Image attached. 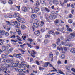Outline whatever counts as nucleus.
Segmentation results:
<instances>
[{
	"mask_svg": "<svg viewBox=\"0 0 75 75\" xmlns=\"http://www.w3.org/2000/svg\"><path fill=\"white\" fill-rule=\"evenodd\" d=\"M38 25V26H40V27H42L43 26V25L41 23H39Z\"/></svg>",
	"mask_w": 75,
	"mask_h": 75,
	"instance_id": "40",
	"label": "nucleus"
},
{
	"mask_svg": "<svg viewBox=\"0 0 75 75\" xmlns=\"http://www.w3.org/2000/svg\"><path fill=\"white\" fill-rule=\"evenodd\" d=\"M35 6L38 7V6H40V2L38 1H36V4H35Z\"/></svg>",
	"mask_w": 75,
	"mask_h": 75,
	"instance_id": "12",
	"label": "nucleus"
},
{
	"mask_svg": "<svg viewBox=\"0 0 75 75\" xmlns=\"http://www.w3.org/2000/svg\"><path fill=\"white\" fill-rule=\"evenodd\" d=\"M70 35L68 36L64 40L65 41H71L72 38H74V37H75V31L73 33L70 34Z\"/></svg>",
	"mask_w": 75,
	"mask_h": 75,
	"instance_id": "2",
	"label": "nucleus"
},
{
	"mask_svg": "<svg viewBox=\"0 0 75 75\" xmlns=\"http://www.w3.org/2000/svg\"><path fill=\"white\" fill-rule=\"evenodd\" d=\"M48 33L49 34H52V35H55V33L54 32V31H50L48 32Z\"/></svg>",
	"mask_w": 75,
	"mask_h": 75,
	"instance_id": "14",
	"label": "nucleus"
},
{
	"mask_svg": "<svg viewBox=\"0 0 75 75\" xmlns=\"http://www.w3.org/2000/svg\"><path fill=\"white\" fill-rule=\"evenodd\" d=\"M10 38H16V36H15V35H12V36H11V37H10Z\"/></svg>",
	"mask_w": 75,
	"mask_h": 75,
	"instance_id": "53",
	"label": "nucleus"
},
{
	"mask_svg": "<svg viewBox=\"0 0 75 75\" xmlns=\"http://www.w3.org/2000/svg\"><path fill=\"white\" fill-rule=\"evenodd\" d=\"M36 63L38 65H40V63L38 62V61L36 60L35 61Z\"/></svg>",
	"mask_w": 75,
	"mask_h": 75,
	"instance_id": "55",
	"label": "nucleus"
},
{
	"mask_svg": "<svg viewBox=\"0 0 75 75\" xmlns=\"http://www.w3.org/2000/svg\"><path fill=\"white\" fill-rule=\"evenodd\" d=\"M70 52L73 54L75 53V49H71L70 50Z\"/></svg>",
	"mask_w": 75,
	"mask_h": 75,
	"instance_id": "20",
	"label": "nucleus"
},
{
	"mask_svg": "<svg viewBox=\"0 0 75 75\" xmlns=\"http://www.w3.org/2000/svg\"><path fill=\"white\" fill-rule=\"evenodd\" d=\"M4 53L5 54H6V55H9V54H10V53L9 52L7 51H5L4 52Z\"/></svg>",
	"mask_w": 75,
	"mask_h": 75,
	"instance_id": "39",
	"label": "nucleus"
},
{
	"mask_svg": "<svg viewBox=\"0 0 75 75\" xmlns=\"http://www.w3.org/2000/svg\"><path fill=\"white\" fill-rule=\"evenodd\" d=\"M31 9L32 10V13H34V12H35V13H38L39 10V8L37 7L35 8V11H33V9H32V8H31Z\"/></svg>",
	"mask_w": 75,
	"mask_h": 75,
	"instance_id": "6",
	"label": "nucleus"
},
{
	"mask_svg": "<svg viewBox=\"0 0 75 75\" xmlns=\"http://www.w3.org/2000/svg\"><path fill=\"white\" fill-rule=\"evenodd\" d=\"M68 22L70 24H72V20L71 19H69L68 20Z\"/></svg>",
	"mask_w": 75,
	"mask_h": 75,
	"instance_id": "33",
	"label": "nucleus"
},
{
	"mask_svg": "<svg viewBox=\"0 0 75 75\" xmlns=\"http://www.w3.org/2000/svg\"><path fill=\"white\" fill-rule=\"evenodd\" d=\"M53 4L55 5H57L59 3L58 1L57 0H53Z\"/></svg>",
	"mask_w": 75,
	"mask_h": 75,
	"instance_id": "13",
	"label": "nucleus"
},
{
	"mask_svg": "<svg viewBox=\"0 0 75 75\" xmlns=\"http://www.w3.org/2000/svg\"><path fill=\"white\" fill-rule=\"evenodd\" d=\"M67 31H69V32H72V30L71 28H67Z\"/></svg>",
	"mask_w": 75,
	"mask_h": 75,
	"instance_id": "31",
	"label": "nucleus"
},
{
	"mask_svg": "<svg viewBox=\"0 0 75 75\" xmlns=\"http://www.w3.org/2000/svg\"><path fill=\"white\" fill-rule=\"evenodd\" d=\"M53 69H55V70H51L50 71V72H55V71H57V69H56L54 67H53Z\"/></svg>",
	"mask_w": 75,
	"mask_h": 75,
	"instance_id": "47",
	"label": "nucleus"
},
{
	"mask_svg": "<svg viewBox=\"0 0 75 75\" xmlns=\"http://www.w3.org/2000/svg\"><path fill=\"white\" fill-rule=\"evenodd\" d=\"M49 2L50 4V5H52V1H51V0H49Z\"/></svg>",
	"mask_w": 75,
	"mask_h": 75,
	"instance_id": "51",
	"label": "nucleus"
},
{
	"mask_svg": "<svg viewBox=\"0 0 75 75\" xmlns=\"http://www.w3.org/2000/svg\"><path fill=\"white\" fill-rule=\"evenodd\" d=\"M59 20H58V19H56L54 22L55 23V24H58V23H59Z\"/></svg>",
	"mask_w": 75,
	"mask_h": 75,
	"instance_id": "37",
	"label": "nucleus"
},
{
	"mask_svg": "<svg viewBox=\"0 0 75 75\" xmlns=\"http://www.w3.org/2000/svg\"><path fill=\"white\" fill-rule=\"evenodd\" d=\"M22 71L24 73H27H27H29V71H28V70H26L25 69H23Z\"/></svg>",
	"mask_w": 75,
	"mask_h": 75,
	"instance_id": "22",
	"label": "nucleus"
},
{
	"mask_svg": "<svg viewBox=\"0 0 75 75\" xmlns=\"http://www.w3.org/2000/svg\"><path fill=\"white\" fill-rule=\"evenodd\" d=\"M44 8L45 10L46 11L47 13H50V10L48 9L47 8L45 7Z\"/></svg>",
	"mask_w": 75,
	"mask_h": 75,
	"instance_id": "21",
	"label": "nucleus"
},
{
	"mask_svg": "<svg viewBox=\"0 0 75 75\" xmlns=\"http://www.w3.org/2000/svg\"><path fill=\"white\" fill-rule=\"evenodd\" d=\"M40 32L39 30H37L36 31H35L34 32V34H35V35H36L37 36H38L40 35Z\"/></svg>",
	"mask_w": 75,
	"mask_h": 75,
	"instance_id": "7",
	"label": "nucleus"
},
{
	"mask_svg": "<svg viewBox=\"0 0 75 75\" xmlns=\"http://www.w3.org/2000/svg\"><path fill=\"white\" fill-rule=\"evenodd\" d=\"M17 75H25V74L23 73L20 72Z\"/></svg>",
	"mask_w": 75,
	"mask_h": 75,
	"instance_id": "41",
	"label": "nucleus"
},
{
	"mask_svg": "<svg viewBox=\"0 0 75 75\" xmlns=\"http://www.w3.org/2000/svg\"><path fill=\"white\" fill-rule=\"evenodd\" d=\"M16 31L17 32V33H18V35H22V34L21 33V31H20V30L18 29H17L16 30Z\"/></svg>",
	"mask_w": 75,
	"mask_h": 75,
	"instance_id": "10",
	"label": "nucleus"
},
{
	"mask_svg": "<svg viewBox=\"0 0 75 75\" xmlns=\"http://www.w3.org/2000/svg\"><path fill=\"white\" fill-rule=\"evenodd\" d=\"M11 24L13 25V26H14V25H16V26H18V27H19L20 25V23L17 22V21H15V22H13V21H11Z\"/></svg>",
	"mask_w": 75,
	"mask_h": 75,
	"instance_id": "4",
	"label": "nucleus"
},
{
	"mask_svg": "<svg viewBox=\"0 0 75 75\" xmlns=\"http://www.w3.org/2000/svg\"><path fill=\"white\" fill-rule=\"evenodd\" d=\"M13 66H12L9 64H7L6 65V67H7V68H10L11 67V70H14V67H16L17 66V64L14 63L13 64Z\"/></svg>",
	"mask_w": 75,
	"mask_h": 75,
	"instance_id": "3",
	"label": "nucleus"
},
{
	"mask_svg": "<svg viewBox=\"0 0 75 75\" xmlns=\"http://www.w3.org/2000/svg\"><path fill=\"white\" fill-rule=\"evenodd\" d=\"M5 35L6 36H8L9 35V33L8 32L5 33Z\"/></svg>",
	"mask_w": 75,
	"mask_h": 75,
	"instance_id": "59",
	"label": "nucleus"
},
{
	"mask_svg": "<svg viewBox=\"0 0 75 75\" xmlns=\"http://www.w3.org/2000/svg\"><path fill=\"white\" fill-rule=\"evenodd\" d=\"M65 68H66L67 70H68L69 71H70V69H71L70 67H69L68 66H66L65 67Z\"/></svg>",
	"mask_w": 75,
	"mask_h": 75,
	"instance_id": "27",
	"label": "nucleus"
},
{
	"mask_svg": "<svg viewBox=\"0 0 75 75\" xmlns=\"http://www.w3.org/2000/svg\"><path fill=\"white\" fill-rule=\"evenodd\" d=\"M58 71L59 72L60 74H62L63 75H65V73H63V72L61 71V70H58Z\"/></svg>",
	"mask_w": 75,
	"mask_h": 75,
	"instance_id": "32",
	"label": "nucleus"
},
{
	"mask_svg": "<svg viewBox=\"0 0 75 75\" xmlns=\"http://www.w3.org/2000/svg\"><path fill=\"white\" fill-rule=\"evenodd\" d=\"M27 40L30 42H33V39H32L28 38L27 39Z\"/></svg>",
	"mask_w": 75,
	"mask_h": 75,
	"instance_id": "42",
	"label": "nucleus"
},
{
	"mask_svg": "<svg viewBox=\"0 0 75 75\" xmlns=\"http://www.w3.org/2000/svg\"><path fill=\"white\" fill-rule=\"evenodd\" d=\"M17 19V20H18V22H19V23H20V20H21V18H20V17L19 16L18 17V18Z\"/></svg>",
	"mask_w": 75,
	"mask_h": 75,
	"instance_id": "48",
	"label": "nucleus"
},
{
	"mask_svg": "<svg viewBox=\"0 0 75 75\" xmlns=\"http://www.w3.org/2000/svg\"><path fill=\"white\" fill-rule=\"evenodd\" d=\"M14 6L15 7H17L18 8V9L17 10V11H20V6H16V5H15Z\"/></svg>",
	"mask_w": 75,
	"mask_h": 75,
	"instance_id": "35",
	"label": "nucleus"
},
{
	"mask_svg": "<svg viewBox=\"0 0 75 75\" xmlns=\"http://www.w3.org/2000/svg\"><path fill=\"white\" fill-rule=\"evenodd\" d=\"M1 57L3 58H7V56L5 54H2Z\"/></svg>",
	"mask_w": 75,
	"mask_h": 75,
	"instance_id": "26",
	"label": "nucleus"
},
{
	"mask_svg": "<svg viewBox=\"0 0 75 75\" xmlns=\"http://www.w3.org/2000/svg\"><path fill=\"white\" fill-rule=\"evenodd\" d=\"M59 2H60V4L62 6H64V2L62 3V2H61V1H60Z\"/></svg>",
	"mask_w": 75,
	"mask_h": 75,
	"instance_id": "50",
	"label": "nucleus"
},
{
	"mask_svg": "<svg viewBox=\"0 0 75 75\" xmlns=\"http://www.w3.org/2000/svg\"><path fill=\"white\" fill-rule=\"evenodd\" d=\"M31 17L32 18H36L37 15L35 14H33L31 15Z\"/></svg>",
	"mask_w": 75,
	"mask_h": 75,
	"instance_id": "17",
	"label": "nucleus"
},
{
	"mask_svg": "<svg viewBox=\"0 0 75 75\" xmlns=\"http://www.w3.org/2000/svg\"><path fill=\"white\" fill-rule=\"evenodd\" d=\"M67 48H68V47H64V50L65 51H67Z\"/></svg>",
	"mask_w": 75,
	"mask_h": 75,
	"instance_id": "52",
	"label": "nucleus"
},
{
	"mask_svg": "<svg viewBox=\"0 0 75 75\" xmlns=\"http://www.w3.org/2000/svg\"><path fill=\"white\" fill-rule=\"evenodd\" d=\"M11 41H12V42H13V44H14V45H17V43H16V42H17L14 40H11Z\"/></svg>",
	"mask_w": 75,
	"mask_h": 75,
	"instance_id": "28",
	"label": "nucleus"
},
{
	"mask_svg": "<svg viewBox=\"0 0 75 75\" xmlns=\"http://www.w3.org/2000/svg\"><path fill=\"white\" fill-rule=\"evenodd\" d=\"M4 73H5V75H10V74H9L7 73V72L6 71H4Z\"/></svg>",
	"mask_w": 75,
	"mask_h": 75,
	"instance_id": "63",
	"label": "nucleus"
},
{
	"mask_svg": "<svg viewBox=\"0 0 75 75\" xmlns=\"http://www.w3.org/2000/svg\"><path fill=\"white\" fill-rule=\"evenodd\" d=\"M8 3L9 4H13V1H12V0H10L9 1Z\"/></svg>",
	"mask_w": 75,
	"mask_h": 75,
	"instance_id": "49",
	"label": "nucleus"
},
{
	"mask_svg": "<svg viewBox=\"0 0 75 75\" xmlns=\"http://www.w3.org/2000/svg\"><path fill=\"white\" fill-rule=\"evenodd\" d=\"M13 58H14V57H17V54H13Z\"/></svg>",
	"mask_w": 75,
	"mask_h": 75,
	"instance_id": "61",
	"label": "nucleus"
},
{
	"mask_svg": "<svg viewBox=\"0 0 75 75\" xmlns=\"http://www.w3.org/2000/svg\"><path fill=\"white\" fill-rule=\"evenodd\" d=\"M51 37V36L50 35H45V38H49V37Z\"/></svg>",
	"mask_w": 75,
	"mask_h": 75,
	"instance_id": "43",
	"label": "nucleus"
},
{
	"mask_svg": "<svg viewBox=\"0 0 75 75\" xmlns=\"http://www.w3.org/2000/svg\"><path fill=\"white\" fill-rule=\"evenodd\" d=\"M61 57L62 59H65V55L64 54H62L61 55Z\"/></svg>",
	"mask_w": 75,
	"mask_h": 75,
	"instance_id": "34",
	"label": "nucleus"
},
{
	"mask_svg": "<svg viewBox=\"0 0 75 75\" xmlns=\"http://www.w3.org/2000/svg\"><path fill=\"white\" fill-rule=\"evenodd\" d=\"M6 62H11V61H13V60H11V59H6Z\"/></svg>",
	"mask_w": 75,
	"mask_h": 75,
	"instance_id": "36",
	"label": "nucleus"
},
{
	"mask_svg": "<svg viewBox=\"0 0 75 75\" xmlns=\"http://www.w3.org/2000/svg\"><path fill=\"white\" fill-rule=\"evenodd\" d=\"M20 22L21 23H25V20L23 18H21L20 20Z\"/></svg>",
	"mask_w": 75,
	"mask_h": 75,
	"instance_id": "18",
	"label": "nucleus"
},
{
	"mask_svg": "<svg viewBox=\"0 0 75 75\" xmlns=\"http://www.w3.org/2000/svg\"><path fill=\"white\" fill-rule=\"evenodd\" d=\"M19 14L18 13H15L13 15L14 17H19Z\"/></svg>",
	"mask_w": 75,
	"mask_h": 75,
	"instance_id": "16",
	"label": "nucleus"
},
{
	"mask_svg": "<svg viewBox=\"0 0 75 75\" xmlns=\"http://www.w3.org/2000/svg\"><path fill=\"white\" fill-rule=\"evenodd\" d=\"M50 62H47L46 63L44 64L43 65V67H48V65L50 64Z\"/></svg>",
	"mask_w": 75,
	"mask_h": 75,
	"instance_id": "19",
	"label": "nucleus"
},
{
	"mask_svg": "<svg viewBox=\"0 0 75 75\" xmlns=\"http://www.w3.org/2000/svg\"><path fill=\"white\" fill-rule=\"evenodd\" d=\"M2 3L4 4H6L7 2L6 0H2Z\"/></svg>",
	"mask_w": 75,
	"mask_h": 75,
	"instance_id": "38",
	"label": "nucleus"
},
{
	"mask_svg": "<svg viewBox=\"0 0 75 75\" xmlns=\"http://www.w3.org/2000/svg\"><path fill=\"white\" fill-rule=\"evenodd\" d=\"M39 22V20L37 19H35V23H38Z\"/></svg>",
	"mask_w": 75,
	"mask_h": 75,
	"instance_id": "54",
	"label": "nucleus"
},
{
	"mask_svg": "<svg viewBox=\"0 0 75 75\" xmlns=\"http://www.w3.org/2000/svg\"><path fill=\"white\" fill-rule=\"evenodd\" d=\"M60 50H61L62 53H63V54L65 53V52H63V48H62V47H61Z\"/></svg>",
	"mask_w": 75,
	"mask_h": 75,
	"instance_id": "57",
	"label": "nucleus"
},
{
	"mask_svg": "<svg viewBox=\"0 0 75 75\" xmlns=\"http://www.w3.org/2000/svg\"><path fill=\"white\" fill-rule=\"evenodd\" d=\"M51 13L52 14V16L51 15H50L49 17L48 16V14H45V17L46 20H48V18H49L50 20H53V19H55L57 17V14L55 12L52 11Z\"/></svg>",
	"mask_w": 75,
	"mask_h": 75,
	"instance_id": "1",
	"label": "nucleus"
},
{
	"mask_svg": "<svg viewBox=\"0 0 75 75\" xmlns=\"http://www.w3.org/2000/svg\"><path fill=\"white\" fill-rule=\"evenodd\" d=\"M22 10L23 11L26 12V11H27V8L26 7H23L22 8Z\"/></svg>",
	"mask_w": 75,
	"mask_h": 75,
	"instance_id": "24",
	"label": "nucleus"
},
{
	"mask_svg": "<svg viewBox=\"0 0 75 75\" xmlns=\"http://www.w3.org/2000/svg\"><path fill=\"white\" fill-rule=\"evenodd\" d=\"M71 71H72L74 72L75 73V69H74V68H72L71 69Z\"/></svg>",
	"mask_w": 75,
	"mask_h": 75,
	"instance_id": "62",
	"label": "nucleus"
},
{
	"mask_svg": "<svg viewBox=\"0 0 75 75\" xmlns=\"http://www.w3.org/2000/svg\"><path fill=\"white\" fill-rule=\"evenodd\" d=\"M21 28L22 29H24L25 28V26L23 25H22L21 26Z\"/></svg>",
	"mask_w": 75,
	"mask_h": 75,
	"instance_id": "44",
	"label": "nucleus"
},
{
	"mask_svg": "<svg viewBox=\"0 0 75 75\" xmlns=\"http://www.w3.org/2000/svg\"><path fill=\"white\" fill-rule=\"evenodd\" d=\"M31 55L33 58H35V54H37V52H34L33 50L31 51Z\"/></svg>",
	"mask_w": 75,
	"mask_h": 75,
	"instance_id": "5",
	"label": "nucleus"
},
{
	"mask_svg": "<svg viewBox=\"0 0 75 75\" xmlns=\"http://www.w3.org/2000/svg\"><path fill=\"white\" fill-rule=\"evenodd\" d=\"M33 26L35 28H37L38 27V25L36 23L33 24Z\"/></svg>",
	"mask_w": 75,
	"mask_h": 75,
	"instance_id": "15",
	"label": "nucleus"
},
{
	"mask_svg": "<svg viewBox=\"0 0 75 75\" xmlns=\"http://www.w3.org/2000/svg\"><path fill=\"white\" fill-rule=\"evenodd\" d=\"M40 3H42V4H44V0H40Z\"/></svg>",
	"mask_w": 75,
	"mask_h": 75,
	"instance_id": "56",
	"label": "nucleus"
},
{
	"mask_svg": "<svg viewBox=\"0 0 75 75\" xmlns=\"http://www.w3.org/2000/svg\"><path fill=\"white\" fill-rule=\"evenodd\" d=\"M6 23H7V27H9V28H11V25L10 24V23L9 21H6Z\"/></svg>",
	"mask_w": 75,
	"mask_h": 75,
	"instance_id": "8",
	"label": "nucleus"
},
{
	"mask_svg": "<svg viewBox=\"0 0 75 75\" xmlns=\"http://www.w3.org/2000/svg\"><path fill=\"white\" fill-rule=\"evenodd\" d=\"M21 64L22 65V66H23L25 68H26L27 67V64H24V63L23 62H22L21 63Z\"/></svg>",
	"mask_w": 75,
	"mask_h": 75,
	"instance_id": "29",
	"label": "nucleus"
},
{
	"mask_svg": "<svg viewBox=\"0 0 75 75\" xmlns=\"http://www.w3.org/2000/svg\"><path fill=\"white\" fill-rule=\"evenodd\" d=\"M49 57L50 58H52L53 57V54L52 53H50L49 54Z\"/></svg>",
	"mask_w": 75,
	"mask_h": 75,
	"instance_id": "25",
	"label": "nucleus"
},
{
	"mask_svg": "<svg viewBox=\"0 0 75 75\" xmlns=\"http://www.w3.org/2000/svg\"><path fill=\"white\" fill-rule=\"evenodd\" d=\"M44 42L45 44H47L48 42V40L47 39H46L44 40Z\"/></svg>",
	"mask_w": 75,
	"mask_h": 75,
	"instance_id": "45",
	"label": "nucleus"
},
{
	"mask_svg": "<svg viewBox=\"0 0 75 75\" xmlns=\"http://www.w3.org/2000/svg\"><path fill=\"white\" fill-rule=\"evenodd\" d=\"M72 46H73V45L71 44H70L69 45H68V47H72Z\"/></svg>",
	"mask_w": 75,
	"mask_h": 75,
	"instance_id": "60",
	"label": "nucleus"
},
{
	"mask_svg": "<svg viewBox=\"0 0 75 75\" xmlns=\"http://www.w3.org/2000/svg\"><path fill=\"white\" fill-rule=\"evenodd\" d=\"M0 33L1 35H4L5 34V31L4 30H0Z\"/></svg>",
	"mask_w": 75,
	"mask_h": 75,
	"instance_id": "23",
	"label": "nucleus"
},
{
	"mask_svg": "<svg viewBox=\"0 0 75 75\" xmlns=\"http://www.w3.org/2000/svg\"><path fill=\"white\" fill-rule=\"evenodd\" d=\"M55 34H56V35H58V34H60V33L58 32H55Z\"/></svg>",
	"mask_w": 75,
	"mask_h": 75,
	"instance_id": "64",
	"label": "nucleus"
},
{
	"mask_svg": "<svg viewBox=\"0 0 75 75\" xmlns=\"http://www.w3.org/2000/svg\"><path fill=\"white\" fill-rule=\"evenodd\" d=\"M2 68L3 69V70H6V69H7L6 68V67L5 66L2 67Z\"/></svg>",
	"mask_w": 75,
	"mask_h": 75,
	"instance_id": "58",
	"label": "nucleus"
},
{
	"mask_svg": "<svg viewBox=\"0 0 75 75\" xmlns=\"http://www.w3.org/2000/svg\"><path fill=\"white\" fill-rule=\"evenodd\" d=\"M17 65V66H18V67L19 68H21V67L23 66V65L21 64H18Z\"/></svg>",
	"mask_w": 75,
	"mask_h": 75,
	"instance_id": "30",
	"label": "nucleus"
},
{
	"mask_svg": "<svg viewBox=\"0 0 75 75\" xmlns=\"http://www.w3.org/2000/svg\"><path fill=\"white\" fill-rule=\"evenodd\" d=\"M2 50L3 51H8V49L6 48L5 46H3L2 48Z\"/></svg>",
	"mask_w": 75,
	"mask_h": 75,
	"instance_id": "11",
	"label": "nucleus"
},
{
	"mask_svg": "<svg viewBox=\"0 0 75 75\" xmlns=\"http://www.w3.org/2000/svg\"><path fill=\"white\" fill-rule=\"evenodd\" d=\"M13 50L11 48L9 49L8 51L9 53H10V52H12Z\"/></svg>",
	"mask_w": 75,
	"mask_h": 75,
	"instance_id": "46",
	"label": "nucleus"
},
{
	"mask_svg": "<svg viewBox=\"0 0 75 75\" xmlns=\"http://www.w3.org/2000/svg\"><path fill=\"white\" fill-rule=\"evenodd\" d=\"M64 30V28L63 27L62 28H57L56 29V30L58 31H62L63 30Z\"/></svg>",
	"mask_w": 75,
	"mask_h": 75,
	"instance_id": "9",
	"label": "nucleus"
}]
</instances>
